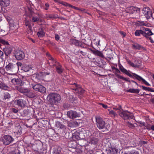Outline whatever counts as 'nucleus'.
<instances>
[{
	"instance_id": "nucleus-1",
	"label": "nucleus",
	"mask_w": 154,
	"mask_h": 154,
	"mask_svg": "<svg viewBox=\"0 0 154 154\" xmlns=\"http://www.w3.org/2000/svg\"><path fill=\"white\" fill-rule=\"evenodd\" d=\"M47 99L51 105H56L61 100L60 95L57 93H51L48 94Z\"/></svg>"
},
{
	"instance_id": "nucleus-2",
	"label": "nucleus",
	"mask_w": 154,
	"mask_h": 154,
	"mask_svg": "<svg viewBox=\"0 0 154 154\" xmlns=\"http://www.w3.org/2000/svg\"><path fill=\"white\" fill-rule=\"evenodd\" d=\"M17 90L20 92L23 93L29 98H34L35 97V94L31 92L30 90L27 88H24L20 87H16Z\"/></svg>"
},
{
	"instance_id": "nucleus-3",
	"label": "nucleus",
	"mask_w": 154,
	"mask_h": 154,
	"mask_svg": "<svg viewBox=\"0 0 154 154\" xmlns=\"http://www.w3.org/2000/svg\"><path fill=\"white\" fill-rule=\"evenodd\" d=\"M95 119L96 124L98 128L101 129L105 127V122L100 116H96Z\"/></svg>"
},
{
	"instance_id": "nucleus-4",
	"label": "nucleus",
	"mask_w": 154,
	"mask_h": 154,
	"mask_svg": "<svg viewBox=\"0 0 154 154\" xmlns=\"http://www.w3.org/2000/svg\"><path fill=\"white\" fill-rule=\"evenodd\" d=\"M1 140L4 145H7L13 142L14 139L11 136L5 135L1 137Z\"/></svg>"
},
{
	"instance_id": "nucleus-5",
	"label": "nucleus",
	"mask_w": 154,
	"mask_h": 154,
	"mask_svg": "<svg viewBox=\"0 0 154 154\" xmlns=\"http://www.w3.org/2000/svg\"><path fill=\"white\" fill-rule=\"evenodd\" d=\"M118 113L119 115L124 120L132 119L133 118L132 114L127 111H119Z\"/></svg>"
},
{
	"instance_id": "nucleus-6",
	"label": "nucleus",
	"mask_w": 154,
	"mask_h": 154,
	"mask_svg": "<svg viewBox=\"0 0 154 154\" xmlns=\"http://www.w3.org/2000/svg\"><path fill=\"white\" fill-rule=\"evenodd\" d=\"M32 88L36 91L42 93L44 94L46 92V89L45 87L40 84L36 85L32 84Z\"/></svg>"
},
{
	"instance_id": "nucleus-7",
	"label": "nucleus",
	"mask_w": 154,
	"mask_h": 154,
	"mask_svg": "<svg viewBox=\"0 0 154 154\" xmlns=\"http://www.w3.org/2000/svg\"><path fill=\"white\" fill-rule=\"evenodd\" d=\"M14 55L16 59L18 60H22L25 57L24 52L20 50H17L15 52Z\"/></svg>"
},
{
	"instance_id": "nucleus-8",
	"label": "nucleus",
	"mask_w": 154,
	"mask_h": 154,
	"mask_svg": "<svg viewBox=\"0 0 154 154\" xmlns=\"http://www.w3.org/2000/svg\"><path fill=\"white\" fill-rule=\"evenodd\" d=\"M73 85L75 88H72L75 91V93L78 95H82L84 92V90L80 85H77L76 84L74 83Z\"/></svg>"
},
{
	"instance_id": "nucleus-9",
	"label": "nucleus",
	"mask_w": 154,
	"mask_h": 154,
	"mask_svg": "<svg viewBox=\"0 0 154 154\" xmlns=\"http://www.w3.org/2000/svg\"><path fill=\"white\" fill-rule=\"evenodd\" d=\"M11 82L14 85H16L15 86V88L17 90L16 88V87H23L22 86L23 85V82L20 79L14 78L12 79Z\"/></svg>"
},
{
	"instance_id": "nucleus-10",
	"label": "nucleus",
	"mask_w": 154,
	"mask_h": 154,
	"mask_svg": "<svg viewBox=\"0 0 154 154\" xmlns=\"http://www.w3.org/2000/svg\"><path fill=\"white\" fill-rule=\"evenodd\" d=\"M143 30V35L146 38H149L150 40H152L151 38L149 36L153 35V33L152 32L151 30L148 28H144Z\"/></svg>"
},
{
	"instance_id": "nucleus-11",
	"label": "nucleus",
	"mask_w": 154,
	"mask_h": 154,
	"mask_svg": "<svg viewBox=\"0 0 154 154\" xmlns=\"http://www.w3.org/2000/svg\"><path fill=\"white\" fill-rule=\"evenodd\" d=\"M14 103L18 107H20L21 108L25 107L26 103L25 100L21 99L15 100L14 101Z\"/></svg>"
},
{
	"instance_id": "nucleus-12",
	"label": "nucleus",
	"mask_w": 154,
	"mask_h": 154,
	"mask_svg": "<svg viewBox=\"0 0 154 154\" xmlns=\"http://www.w3.org/2000/svg\"><path fill=\"white\" fill-rule=\"evenodd\" d=\"M126 11L130 14H134L137 12L139 13L140 11V9L137 7H130L127 8Z\"/></svg>"
},
{
	"instance_id": "nucleus-13",
	"label": "nucleus",
	"mask_w": 154,
	"mask_h": 154,
	"mask_svg": "<svg viewBox=\"0 0 154 154\" xmlns=\"http://www.w3.org/2000/svg\"><path fill=\"white\" fill-rule=\"evenodd\" d=\"M105 151L107 154H117L119 151L118 149L112 147H108Z\"/></svg>"
},
{
	"instance_id": "nucleus-14",
	"label": "nucleus",
	"mask_w": 154,
	"mask_h": 154,
	"mask_svg": "<svg viewBox=\"0 0 154 154\" xmlns=\"http://www.w3.org/2000/svg\"><path fill=\"white\" fill-rule=\"evenodd\" d=\"M67 114L68 116L72 119L76 118L79 116V114L74 111L70 110L67 112Z\"/></svg>"
},
{
	"instance_id": "nucleus-15",
	"label": "nucleus",
	"mask_w": 154,
	"mask_h": 154,
	"mask_svg": "<svg viewBox=\"0 0 154 154\" xmlns=\"http://www.w3.org/2000/svg\"><path fill=\"white\" fill-rule=\"evenodd\" d=\"M10 3V0H0V5L2 7L8 6Z\"/></svg>"
},
{
	"instance_id": "nucleus-16",
	"label": "nucleus",
	"mask_w": 154,
	"mask_h": 154,
	"mask_svg": "<svg viewBox=\"0 0 154 154\" xmlns=\"http://www.w3.org/2000/svg\"><path fill=\"white\" fill-rule=\"evenodd\" d=\"M133 76L135 78L139 81H142L147 86H150V85L144 79H143L141 76L135 74L133 73Z\"/></svg>"
},
{
	"instance_id": "nucleus-17",
	"label": "nucleus",
	"mask_w": 154,
	"mask_h": 154,
	"mask_svg": "<svg viewBox=\"0 0 154 154\" xmlns=\"http://www.w3.org/2000/svg\"><path fill=\"white\" fill-rule=\"evenodd\" d=\"M12 51V48L10 47H6L4 48L3 51L6 57H8L11 53Z\"/></svg>"
},
{
	"instance_id": "nucleus-18",
	"label": "nucleus",
	"mask_w": 154,
	"mask_h": 154,
	"mask_svg": "<svg viewBox=\"0 0 154 154\" xmlns=\"http://www.w3.org/2000/svg\"><path fill=\"white\" fill-rule=\"evenodd\" d=\"M82 133H80L79 132H76L74 133L72 135V137L73 139H75L76 140H79L82 139L81 135Z\"/></svg>"
},
{
	"instance_id": "nucleus-19",
	"label": "nucleus",
	"mask_w": 154,
	"mask_h": 154,
	"mask_svg": "<svg viewBox=\"0 0 154 154\" xmlns=\"http://www.w3.org/2000/svg\"><path fill=\"white\" fill-rule=\"evenodd\" d=\"M37 35L38 37H42L45 36V33L43 29L41 28L39 29V31L37 33Z\"/></svg>"
},
{
	"instance_id": "nucleus-20",
	"label": "nucleus",
	"mask_w": 154,
	"mask_h": 154,
	"mask_svg": "<svg viewBox=\"0 0 154 154\" xmlns=\"http://www.w3.org/2000/svg\"><path fill=\"white\" fill-rule=\"evenodd\" d=\"M92 52L95 55L98 56L99 57H103L104 56L102 53L100 51H98L97 50H91Z\"/></svg>"
},
{
	"instance_id": "nucleus-21",
	"label": "nucleus",
	"mask_w": 154,
	"mask_h": 154,
	"mask_svg": "<svg viewBox=\"0 0 154 154\" xmlns=\"http://www.w3.org/2000/svg\"><path fill=\"white\" fill-rule=\"evenodd\" d=\"M56 64V70L57 72L59 73L60 74L63 72V69L61 66L59 64L58 62L55 63Z\"/></svg>"
},
{
	"instance_id": "nucleus-22",
	"label": "nucleus",
	"mask_w": 154,
	"mask_h": 154,
	"mask_svg": "<svg viewBox=\"0 0 154 154\" xmlns=\"http://www.w3.org/2000/svg\"><path fill=\"white\" fill-rule=\"evenodd\" d=\"M34 76L36 78L39 80H43L44 78L42 72L35 74Z\"/></svg>"
},
{
	"instance_id": "nucleus-23",
	"label": "nucleus",
	"mask_w": 154,
	"mask_h": 154,
	"mask_svg": "<svg viewBox=\"0 0 154 154\" xmlns=\"http://www.w3.org/2000/svg\"><path fill=\"white\" fill-rule=\"evenodd\" d=\"M119 69L122 72L125 73L127 75L129 76L130 77H132V75H131V74L129 73L128 72L125 68H124L122 66H120L119 67Z\"/></svg>"
},
{
	"instance_id": "nucleus-24",
	"label": "nucleus",
	"mask_w": 154,
	"mask_h": 154,
	"mask_svg": "<svg viewBox=\"0 0 154 154\" xmlns=\"http://www.w3.org/2000/svg\"><path fill=\"white\" fill-rule=\"evenodd\" d=\"M119 69L122 72L125 73L127 75L129 76L130 77H132V75H131V74L129 73L128 72L125 68H124L122 66H120L119 67Z\"/></svg>"
},
{
	"instance_id": "nucleus-25",
	"label": "nucleus",
	"mask_w": 154,
	"mask_h": 154,
	"mask_svg": "<svg viewBox=\"0 0 154 154\" xmlns=\"http://www.w3.org/2000/svg\"><path fill=\"white\" fill-rule=\"evenodd\" d=\"M0 88L5 90H8L9 89V87L4 83L0 82Z\"/></svg>"
},
{
	"instance_id": "nucleus-26",
	"label": "nucleus",
	"mask_w": 154,
	"mask_h": 154,
	"mask_svg": "<svg viewBox=\"0 0 154 154\" xmlns=\"http://www.w3.org/2000/svg\"><path fill=\"white\" fill-rule=\"evenodd\" d=\"M14 66L11 63H9L8 65L5 67V68L7 70H13L14 69Z\"/></svg>"
},
{
	"instance_id": "nucleus-27",
	"label": "nucleus",
	"mask_w": 154,
	"mask_h": 154,
	"mask_svg": "<svg viewBox=\"0 0 154 154\" xmlns=\"http://www.w3.org/2000/svg\"><path fill=\"white\" fill-rule=\"evenodd\" d=\"M127 92H131L135 94H138L140 90L138 89L130 88L127 91Z\"/></svg>"
},
{
	"instance_id": "nucleus-28",
	"label": "nucleus",
	"mask_w": 154,
	"mask_h": 154,
	"mask_svg": "<svg viewBox=\"0 0 154 154\" xmlns=\"http://www.w3.org/2000/svg\"><path fill=\"white\" fill-rule=\"evenodd\" d=\"M144 15L147 19H149L151 17H152V11L150 10L148 12H147L146 13H145Z\"/></svg>"
},
{
	"instance_id": "nucleus-29",
	"label": "nucleus",
	"mask_w": 154,
	"mask_h": 154,
	"mask_svg": "<svg viewBox=\"0 0 154 154\" xmlns=\"http://www.w3.org/2000/svg\"><path fill=\"white\" fill-rule=\"evenodd\" d=\"M115 75L116 77H117L118 78L120 79H122L123 80H125L126 81L129 82H130V81L129 80V78H126L123 77L122 76H121L119 75L118 74L115 73Z\"/></svg>"
},
{
	"instance_id": "nucleus-30",
	"label": "nucleus",
	"mask_w": 154,
	"mask_h": 154,
	"mask_svg": "<svg viewBox=\"0 0 154 154\" xmlns=\"http://www.w3.org/2000/svg\"><path fill=\"white\" fill-rule=\"evenodd\" d=\"M134 34L136 36H140V34L143 35V30H137L135 32Z\"/></svg>"
},
{
	"instance_id": "nucleus-31",
	"label": "nucleus",
	"mask_w": 154,
	"mask_h": 154,
	"mask_svg": "<svg viewBox=\"0 0 154 154\" xmlns=\"http://www.w3.org/2000/svg\"><path fill=\"white\" fill-rule=\"evenodd\" d=\"M76 143L75 142L71 141L68 144V146L70 148L75 149L76 148Z\"/></svg>"
},
{
	"instance_id": "nucleus-32",
	"label": "nucleus",
	"mask_w": 154,
	"mask_h": 154,
	"mask_svg": "<svg viewBox=\"0 0 154 154\" xmlns=\"http://www.w3.org/2000/svg\"><path fill=\"white\" fill-rule=\"evenodd\" d=\"M70 42L72 44H74L76 46H79V42L77 40L75 39H71Z\"/></svg>"
},
{
	"instance_id": "nucleus-33",
	"label": "nucleus",
	"mask_w": 154,
	"mask_h": 154,
	"mask_svg": "<svg viewBox=\"0 0 154 154\" xmlns=\"http://www.w3.org/2000/svg\"><path fill=\"white\" fill-rule=\"evenodd\" d=\"M48 58L49 60L51 62V63H52L53 65H52L53 66H56V65L55 64V63H56L57 62L55 60H54V58L53 57H52L51 56L48 57Z\"/></svg>"
},
{
	"instance_id": "nucleus-34",
	"label": "nucleus",
	"mask_w": 154,
	"mask_h": 154,
	"mask_svg": "<svg viewBox=\"0 0 154 154\" xmlns=\"http://www.w3.org/2000/svg\"><path fill=\"white\" fill-rule=\"evenodd\" d=\"M132 46L134 48L137 49H140L141 48H143V47L141 45L138 44H133L132 45Z\"/></svg>"
},
{
	"instance_id": "nucleus-35",
	"label": "nucleus",
	"mask_w": 154,
	"mask_h": 154,
	"mask_svg": "<svg viewBox=\"0 0 154 154\" xmlns=\"http://www.w3.org/2000/svg\"><path fill=\"white\" fill-rule=\"evenodd\" d=\"M142 89L144 90L147 91H148L150 92H154V90L153 89H152L151 88L145 87L143 86H142Z\"/></svg>"
},
{
	"instance_id": "nucleus-36",
	"label": "nucleus",
	"mask_w": 154,
	"mask_h": 154,
	"mask_svg": "<svg viewBox=\"0 0 154 154\" xmlns=\"http://www.w3.org/2000/svg\"><path fill=\"white\" fill-rule=\"evenodd\" d=\"M32 66H31L29 67V66H26L23 67V69L26 72H27L29 71L30 69H32Z\"/></svg>"
},
{
	"instance_id": "nucleus-37",
	"label": "nucleus",
	"mask_w": 154,
	"mask_h": 154,
	"mask_svg": "<svg viewBox=\"0 0 154 154\" xmlns=\"http://www.w3.org/2000/svg\"><path fill=\"white\" fill-rule=\"evenodd\" d=\"M11 97L10 94L7 92L5 93L4 94V99L5 100L8 99Z\"/></svg>"
},
{
	"instance_id": "nucleus-38",
	"label": "nucleus",
	"mask_w": 154,
	"mask_h": 154,
	"mask_svg": "<svg viewBox=\"0 0 154 154\" xmlns=\"http://www.w3.org/2000/svg\"><path fill=\"white\" fill-rule=\"evenodd\" d=\"M135 68H139L141 65V62L139 60H137L135 62Z\"/></svg>"
},
{
	"instance_id": "nucleus-39",
	"label": "nucleus",
	"mask_w": 154,
	"mask_h": 154,
	"mask_svg": "<svg viewBox=\"0 0 154 154\" xmlns=\"http://www.w3.org/2000/svg\"><path fill=\"white\" fill-rule=\"evenodd\" d=\"M0 43H2V44L4 45H9V44L8 43V42L7 41H6L4 39H1V38H0Z\"/></svg>"
},
{
	"instance_id": "nucleus-40",
	"label": "nucleus",
	"mask_w": 154,
	"mask_h": 154,
	"mask_svg": "<svg viewBox=\"0 0 154 154\" xmlns=\"http://www.w3.org/2000/svg\"><path fill=\"white\" fill-rule=\"evenodd\" d=\"M109 114L112 117H115L117 116V114L114 111L111 110L109 112Z\"/></svg>"
},
{
	"instance_id": "nucleus-41",
	"label": "nucleus",
	"mask_w": 154,
	"mask_h": 154,
	"mask_svg": "<svg viewBox=\"0 0 154 154\" xmlns=\"http://www.w3.org/2000/svg\"><path fill=\"white\" fill-rule=\"evenodd\" d=\"M150 10V9L149 7H144L143 9V13L145 15V13H146V12H148Z\"/></svg>"
},
{
	"instance_id": "nucleus-42",
	"label": "nucleus",
	"mask_w": 154,
	"mask_h": 154,
	"mask_svg": "<svg viewBox=\"0 0 154 154\" xmlns=\"http://www.w3.org/2000/svg\"><path fill=\"white\" fill-rule=\"evenodd\" d=\"M98 141V139L95 138H93L91 140V143L92 144H96Z\"/></svg>"
},
{
	"instance_id": "nucleus-43",
	"label": "nucleus",
	"mask_w": 154,
	"mask_h": 154,
	"mask_svg": "<svg viewBox=\"0 0 154 154\" xmlns=\"http://www.w3.org/2000/svg\"><path fill=\"white\" fill-rule=\"evenodd\" d=\"M42 72L44 78L48 77L50 74V72Z\"/></svg>"
},
{
	"instance_id": "nucleus-44",
	"label": "nucleus",
	"mask_w": 154,
	"mask_h": 154,
	"mask_svg": "<svg viewBox=\"0 0 154 154\" xmlns=\"http://www.w3.org/2000/svg\"><path fill=\"white\" fill-rule=\"evenodd\" d=\"M127 61L128 64L130 66L133 67L135 68V64H134L133 62H131L130 60H127Z\"/></svg>"
},
{
	"instance_id": "nucleus-45",
	"label": "nucleus",
	"mask_w": 154,
	"mask_h": 154,
	"mask_svg": "<svg viewBox=\"0 0 154 154\" xmlns=\"http://www.w3.org/2000/svg\"><path fill=\"white\" fill-rule=\"evenodd\" d=\"M100 62L101 63H102V64H101L100 63H98L97 65L100 67H102L103 66V65L105 64L106 63L102 60H101Z\"/></svg>"
},
{
	"instance_id": "nucleus-46",
	"label": "nucleus",
	"mask_w": 154,
	"mask_h": 154,
	"mask_svg": "<svg viewBox=\"0 0 154 154\" xmlns=\"http://www.w3.org/2000/svg\"><path fill=\"white\" fill-rule=\"evenodd\" d=\"M145 128H144L145 129H147L149 130H151V126L150 124H147L146 125H145Z\"/></svg>"
},
{
	"instance_id": "nucleus-47",
	"label": "nucleus",
	"mask_w": 154,
	"mask_h": 154,
	"mask_svg": "<svg viewBox=\"0 0 154 154\" xmlns=\"http://www.w3.org/2000/svg\"><path fill=\"white\" fill-rule=\"evenodd\" d=\"M25 25L26 26H28V28L29 30H31L32 27L31 26L30 23L28 21H26L25 22Z\"/></svg>"
},
{
	"instance_id": "nucleus-48",
	"label": "nucleus",
	"mask_w": 154,
	"mask_h": 154,
	"mask_svg": "<svg viewBox=\"0 0 154 154\" xmlns=\"http://www.w3.org/2000/svg\"><path fill=\"white\" fill-rule=\"evenodd\" d=\"M60 151L59 149H55L53 152V154H60Z\"/></svg>"
},
{
	"instance_id": "nucleus-49",
	"label": "nucleus",
	"mask_w": 154,
	"mask_h": 154,
	"mask_svg": "<svg viewBox=\"0 0 154 154\" xmlns=\"http://www.w3.org/2000/svg\"><path fill=\"white\" fill-rule=\"evenodd\" d=\"M11 110V111L14 113H17L18 111V110L17 109L14 108H12Z\"/></svg>"
},
{
	"instance_id": "nucleus-50",
	"label": "nucleus",
	"mask_w": 154,
	"mask_h": 154,
	"mask_svg": "<svg viewBox=\"0 0 154 154\" xmlns=\"http://www.w3.org/2000/svg\"><path fill=\"white\" fill-rule=\"evenodd\" d=\"M130 154H139V153L137 151L132 150L130 152Z\"/></svg>"
},
{
	"instance_id": "nucleus-51",
	"label": "nucleus",
	"mask_w": 154,
	"mask_h": 154,
	"mask_svg": "<svg viewBox=\"0 0 154 154\" xmlns=\"http://www.w3.org/2000/svg\"><path fill=\"white\" fill-rule=\"evenodd\" d=\"M32 20L33 22H36L39 20V18L36 17H33L32 18Z\"/></svg>"
},
{
	"instance_id": "nucleus-52",
	"label": "nucleus",
	"mask_w": 154,
	"mask_h": 154,
	"mask_svg": "<svg viewBox=\"0 0 154 154\" xmlns=\"http://www.w3.org/2000/svg\"><path fill=\"white\" fill-rule=\"evenodd\" d=\"M145 23L143 21H138L137 22V24L139 26L144 25Z\"/></svg>"
},
{
	"instance_id": "nucleus-53",
	"label": "nucleus",
	"mask_w": 154,
	"mask_h": 154,
	"mask_svg": "<svg viewBox=\"0 0 154 154\" xmlns=\"http://www.w3.org/2000/svg\"><path fill=\"white\" fill-rule=\"evenodd\" d=\"M99 104L100 105H101L103 108H104L105 109H106V108H108L107 106L106 105H105L104 104H103V103H99Z\"/></svg>"
},
{
	"instance_id": "nucleus-54",
	"label": "nucleus",
	"mask_w": 154,
	"mask_h": 154,
	"mask_svg": "<svg viewBox=\"0 0 154 154\" xmlns=\"http://www.w3.org/2000/svg\"><path fill=\"white\" fill-rule=\"evenodd\" d=\"M128 127H129L132 128H133L134 127L133 124L129 122H128Z\"/></svg>"
},
{
	"instance_id": "nucleus-55",
	"label": "nucleus",
	"mask_w": 154,
	"mask_h": 154,
	"mask_svg": "<svg viewBox=\"0 0 154 154\" xmlns=\"http://www.w3.org/2000/svg\"><path fill=\"white\" fill-rule=\"evenodd\" d=\"M55 38L57 41L59 40L60 39L59 36L58 34H56L55 35Z\"/></svg>"
},
{
	"instance_id": "nucleus-56",
	"label": "nucleus",
	"mask_w": 154,
	"mask_h": 154,
	"mask_svg": "<svg viewBox=\"0 0 154 154\" xmlns=\"http://www.w3.org/2000/svg\"><path fill=\"white\" fill-rule=\"evenodd\" d=\"M80 11L83 13H87V11L86 9L83 8H81Z\"/></svg>"
},
{
	"instance_id": "nucleus-57",
	"label": "nucleus",
	"mask_w": 154,
	"mask_h": 154,
	"mask_svg": "<svg viewBox=\"0 0 154 154\" xmlns=\"http://www.w3.org/2000/svg\"><path fill=\"white\" fill-rule=\"evenodd\" d=\"M4 55V53L1 50H0V58H2Z\"/></svg>"
},
{
	"instance_id": "nucleus-58",
	"label": "nucleus",
	"mask_w": 154,
	"mask_h": 154,
	"mask_svg": "<svg viewBox=\"0 0 154 154\" xmlns=\"http://www.w3.org/2000/svg\"><path fill=\"white\" fill-rule=\"evenodd\" d=\"M120 33L124 37H125L126 35L125 33L123 32L120 31Z\"/></svg>"
},
{
	"instance_id": "nucleus-59",
	"label": "nucleus",
	"mask_w": 154,
	"mask_h": 154,
	"mask_svg": "<svg viewBox=\"0 0 154 154\" xmlns=\"http://www.w3.org/2000/svg\"><path fill=\"white\" fill-rule=\"evenodd\" d=\"M79 53H81L83 56L85 55L86 54L85 52L82 51H80Z\"/></svg>"
},
{
	"instance_id": "nucleus-60",
	"label": "nucleus",
	"mask_w": 154,
	"mask_h": 154,
	"mask_svg": "<svg viewBox=\"0 0 154 154\" xmlns=\"http://www.w3.org/2000/svg\"><path fill=\"white\" fill-rule=\"evenodd\" d=\"M54 137H57V138L56 139V140H58L59 138V136L58 134H56L54 135Z\"/></svg>"
},
{
	"instance_id": "nucleus-61",
	"label": "nucleus",
	"mask_w": 154,
	"mask_h": 154,
	"mask_svg": "<svg viewBox=\"0 0 154 154\" xmlns=\"http://www.w3.org/2000/svg\"><path fill=\"white\" fill-rule=\"evenodd\" d=\"M45 6H46V8H45V9L46 10H47L48 9V8L49 7V5L47 3H46L45 4Z\"/></svg>"
},
{
	"instance_id": "nucleus-62",
	"label": "nucleus",
	"mask_w": 154,
	"mask_h": 154,
	"mask_svg": "<svg viewBox=\"0 0 154 154\" xmlns=\"http://www.w3.org/2000/svg\"><path fill=\"white\" fill-rule=\"evenodd\" d=\"M139 123L142 125L143 126H145V123L144 122H139Z\"/></svg>"
},
{
	"instance_id": "nucleus-63",
	"label": "nucleus",
	"mask_w": 154,
	"mask_h": 154,
	"mask_svg": "<svg viewBox=\"0 0 154 154\" xmlns=\"http://www.w3.org/2000/svg\"><path fill=\"white\" fill-rule=\"evenodd\" d=\"M17 64L18 66H20L22 65V64L20 62H18L17 63Z\"/></svg>"
},
{
	"instance_id": "nucleus-64",
	"label": "nucleus",
	"mask_w": 154,
	"mask_h": 154,
	"mask_svg": "<svg viewBox=\"0 0 154 154\" xmlns=\"http://www.w3.org/2000/svg\"><path fill=\"white\" fill-rule=\"evenodd\" d=\"M24 111L25 113H27V114H28L29 113V110L28 109L25 110Z\"/></svg>"
}]
</instances>
